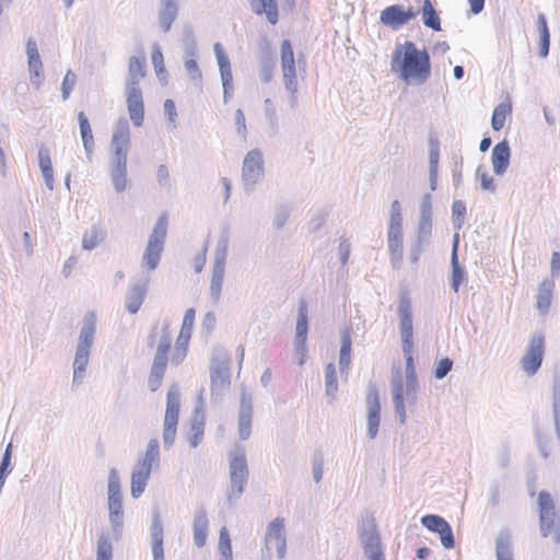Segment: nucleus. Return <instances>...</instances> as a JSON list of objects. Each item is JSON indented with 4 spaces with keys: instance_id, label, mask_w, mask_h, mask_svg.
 <instances>
[{
    "instance_id": "f257e3e1",
    "label": "nucleus",
    "mask_w": 560,
    "mask_h": 560,
    "mask_svg": "<svg viewBox=\"0 0 560 560\" xmlns=\"http://www.w3.org/2000/svg\"><path fill=\"white\" fill-rule=\"evenodd\" d=\"M392 71L399 72L406 83L423 84L431 74L430 56L425 49H418L415 43L407 40L395 47Z\"/></svg>"
},
{
    "instance_id": "f03ea898",
    "label": "nucleus",
    "mask_w": 560,
    "mask_h": 560,
    "mask_svg": "<svg viewBox=\"0 0 560 560\" xmlns=\"http://www.w3.org/2000/svg\"><path fill=\"white\" fill-rule=\"evenodd\" d=\"M130 147V127L126 118H119L115 125L110 149L109 176L116 192L127 188V156Z\"/></svg>"
},
{
    "instance_id": "7ed1b4c3",
    "label": "nucleus",
    "mask_w": 560,
    "mask_h": 560,
    "mask_svg": "<svg viewBox=\"0 0 560 560\" xmlns=\"http://www.w3.org/2000/svg\"><path fill=\"white\" fill-rule=\"evenodd\" d=\"M97 320L93 312L86 313L79 331L74 358L72 362V387L80 386L86 377L90 355L95 343Z\"/></svg>"
},
{
    "instance_id": "20e7f679",
    "label": "nucleus",
    "mask_w": 560,
    "mask_h": 560,
    "mask_svg": "<svg viewBox=\"0 0 560 560\" xmlns=\"http://www.w3.org/2000/svg\"><path fill=\"white\" fill-rule=\"evenodd\" d=\"M249 471L244 446L235 444L229 452V487L226 503L233 508L245 491Z\"/></svg>"
},
{
    "instance_id": "39448f33",
    "label": "nucleus",
    "mask_w": 560,
    "mask_h": 560,
    "mask_svg": "<svg viewBox=\"0 0 560 560\" xmlns=\"http://www.w3.org/2000/svg\"><path fill=\"white\" fill-rule=\"evenodd\" d=\"M231 357L223 348L212 351L210 363V392L213 400H220L231 386Z\"/></svg>"
},
{
    "instance_id": "423d86ee",
    "label": "nucleus",
    "mask_w": 560,
    "mask_h": 560,
    "mask_svg": "<svg viewBox=\"0 0 560 560\" xmlns=\"http://www.w3.org/2000/svg\"><path fill=\"white\" fill-rule=\"evenodd\" d=\"M107 506L112 535L102 533L98 536L96 560H113L112 540L118 541L122 536L125 517L122 501H107Z\"/></svg>"
},
{
    "instance_id": "0eeeda50",
    "label": "nucleus",
    "mask_w": 560,
    "mask_h": 560,
    "mask_svg": "<svg viewBox=\"0 0 560 560\" xmlns=\"http://www.w3.org/2000/svg\"><path fill=\"white\" fill-rule=\"evenodd\" d=\"M539 532L544 538L550 537L555 545L560 544V510L548 491H540L537 498Z\"/></svg>"
},
{
    "instance_id": "6e6552de",
    "label": "nucleus",
    "mask_w": 560,
    "mask_h": 560,
    "mask_svg": "<svg viewBox=\"0 0 560 560\" xmlns=\"http://www.w3.org/2000/svg\"><path fill=\"white\" fill-rule=\"evenodd\" d=\"M167 235V215L161 214L156 220L152 232L149 235L147 246L141 258V269L151 272L154 271L162 259V253L165 246Z\"/></svg>"
},
{
    "instance_id": "1a4fd4ad",
    "label": "nucleus",
    "mask_w": 560,
    "mask_h": 560,
    "mask_svg": "<svg viewBox=\"0 0 560 560\" xmlns=\"http://www.w3.org/2000/svg\"><path fill=\"white\" fill-rule=\"evenodd\" d=\"M229 248V236L222 235L215 246L213 262L211 267V277L209 284V295L213 304H218L222 296L226 257Z\"/></svg>"
},
{
    "instance_id": "9d476101",
    "label": "nucleus",
    "mask_w": 560,
    "mask_h": 560,
    "mask_svg": "<svg viewBox=\"0 0 560 560\" xmlns=\"http://www.w3.org/2000/svg\"><path fill=\"white\" fill-rule=\"evenodd\" d=\"M180 392L176 384L168 387L166 394V408L163 422V446L171 448L176 439L179 418Z\"/></svg>"
},
{
    "instance_id": "9b49d317",
    "label": "nucleus",
    "mask_w": 560,
    "mask_h": 560,
    "mask_svg": "<svg viewBox=\"0 0 560 560\" xmlns=\"http://www.w3.org/2000/svg\"><path fill=\"white\" fill-rule=\"evenodd\" d=\"M265 175L262 152L259 149L248 151L243 160L242 183L246 194H252Z\"/></svg>"
},
{
    "instance_id": "f8f14e48",
    "label": "nucleus",
    "mask_w": 560,
    "mask_h": 560,
    "mask_svg": "<svg viewBox=\"0 0 560 560\" xmlns=\"http://www.w3.org/2000/svg\"><path fill=\"white\" fill-rule=\"evenodd\" d=\"M406 387L407 380H404L401 371H394L390 380V394L393 397L395 412L397 413L401 424L406 422L407 407L415 406L417 402L419 384L416 382L415 398L412 401L408 399Z\"/></svg>"
},
{
    "instance_id": "ddd939ff",
    "label": "nucleus",
    "mask_w": 560,
    "mask_h": 560,
    "mask_svg": "<svg viewBox=\"0 0 560 560\" xmlns=\"http://www.w3.org/2000/svg\"><path fill=\"white\" fill-rule=\"evenodd\" d=\"M360 540L366 560H385L381 538L373 520H365L360 527Z\"/></svg>"
},
{
    "instance_id": "4468645a",
    "label": "nucleus",
    "mask_w": 560,
    "mask_h": 560,
    "mask_svg": "<svg viewBox=\"0 0 560 560\" xmlns=\"http://www.w3.org/2000/svg\"><path fill=\"white\" fill-rule=\"evenodd\" d=\"M544 352V336L536 332L530 337L526 352L520 362L523 372L527 376H533L537 373L542 363Z\"/></svg>"
},
{
    "instance_id": "2eb2a0df",
    "label": "nucleus",
    "mask_w": 560,
    "mask_h": 560,
    "mask_svg": "<svg viewBox=\"0 0 560 560\" xmlns=\"http://www.w3.org/2000/svg\"><path fill=\"white\" fill-rule=\"evenodd\" d=\"M417 15L418 11L412 7L405 9L401 4H392L381 12L380 21L383 25L392 30H399Z\"/></svg>"
},
{
    "instance_id": "dca6fc26",
    "label": "nucleus",
    "mask_w": 560,
    "mask_h": 560,
    "mask_svg": "<svg viewBox=\"0 0 560 560\" xmlns=\"http://www.w3.org/2000/svg\"><path fill=\"white\" fill-rule=\"evenodd\" d=\"M265 546L268 552L271 549H275L279 559H283L285 557L287 540L283 518L277 517L269 523L265 536Z\"/></svg>"
},
{
    "instance_id": "f3484780",
    "label": "nucleus",
    "mask_w": 560,
    "mask_h": 560,
    "mask_svg": "<svg viewBox=\"0 0 560 560\" xmlns=\"http://www.w3.org/2000/svg\"><path fill=\"white\" fill-rule=\"evenodd\" d=\"M398 316L401 347L415 346L411 300L407 294H402L399 299Z\"/></svg>"
},
{
    "instance_id": "a211bd4d",
    "label": "nucleus",
    "mask_w": 560,
    "mask_h": 560,
    "mask_svg": "<svg viewBox=\"0 0 560 560\" xmlns=\"http://www.w3.org/2000/svg\"><path fill=\"white\" fill-rule=\"evenodd\" d=\"M280 59L284 88L285 90L294 91V83H298L296 61L289 39H284L281 43Z\"/></svg>"
},
{
    "instance_id": "6ab92c4d",
    "label": "nucleus",
    "mask_w": 560,
    "mask_h": 560,
    "mask_svg": "<svg viewBox=\"0 0 560 560\" xmlns=\"http://www.w3.org/2000/svg\"><path fill=\"white\" fill-rule=\"evenodd\" d=\"M421 524L430 532L440 535V540L445 549L454 548L455 540L451 525L440 515L428 514L421 517Z\"/></svg>"
},
{
    "instance_id": "aec40b11",
    "label": "nucleus",
    "mask_w": 560,
    "mask_h": 560,
    "mask_svg": "<svg viewBox=\"0 0 560 560\" xmlns=\"http://www.w3.org/2000/svg\"><path fill=\"white\" fill-rule=\"evenodd\" d=\"M366 422L368 436L373 440L376 438L381 422V404L376 387L370 386L366 395Z\"/></svg>"
},
{
    "instance_id": "412c9836",
    "label": "nucleus",
    "mask_w": 560,
    "mask_h": 560,
    "mask_svg": "<svg viewBox=\"0 0 560 560\" xmlns=\"http://www.w3.org/2000/svg\"><path fill=\"white\" fill-rule=\"evenodd\" d=\"M149 287V278L135 280L125 296V307L130 314H136L143 304Z\"/></svg>"
},
{
    "instance_id": "4be33fe9",
    "label": "nucleus",
    "mask_w": 560,
    "mask_h": 560,
    "mask_svg": "<svg viewBox=\"0 0 560 560\" xmlns=\"http://www.w3.org/2000/svg\"><path fill=\"white\" fill-rule=\"evenodd\" d=\"M253 399L245 388L241 392V405L238 411V435L246 441L252 433Z\"/></svg>"
},
{
    "instance_id": "5701e85b",
    "label": "nucleus",
    "mask_w": 560,
    "mask_h": 560,
    "mask_svg": "<svg viewBox=\"0 0 560 560\" xmlns=\"http://www.w3.org/2000/svg\"><path fill=\"white\" fill-rule=\"evenodd\" d=\"M126 104L129 117L136 127H141L144 121L143 96L140 88L125 89Z\"/></svg>"
},
{
    "instance_id": "b1692460",
    "label": "nucleus",
    "mask_w": 560,
    "mask_h": 560,
    "mask_svg": "<svg viewBox=\"0 0 560 560\" xmlns=\"http://www.w3.org/2000/svg\"><path fill=\"white\" fill-rule=\"evenodd\" d=\"M432 234V220H419L417 237L410 249L411 262H418L422 252L429 245Z\"/></svg>"
},
{
    "instance_id": "393cba45",
    "label": "nucleus",
    "mask_w": 560,
    "mask_h": 560,
    "mask_svg": "<svg viewBox=\"0 0 560 560\" xmlns=\"http://www.w3.org/2000/svg\"><path fill=\"white\" fill-rule=\"evenodd\" d=\"M205 434V415L202 410V398L199 406H196L191 415L190 429L187 433V442L191 448H196L203 439Z\"/></svg>"
},
{
    "instance_id": "a878e982",
    "label": "nucleus",
    "mask_w": 560,
    "mask_h": 560,
    "mask_svg": "<svg viewBox=\"0 0 560 560\" xmlns=\"http://www.w3.org/2000/svg\"><path fill=\"white\" fill-rule=\"evenodd\" d=\"M209 518L205 508L199 506L194 513L192 520V539L197 548H202L208 538Z\"/></svg>"
},
{
    "instance_id": "bb28decb",
    "label": "nucleus",
    "mask_w": 560,
    "mask_h": 560,
    "mask_svg": "<svg viewBox=\"0 0 560 560\" xmlns=\"http://www.w3.org/2000/svg\"><path fill=\"white\" fill-rule=\"evenodd\" d=\"M150 535L153 560H164L163 525L158 510H154L152 513Z\"/></svg>"
},
{
    "instance_id": "cd10ccee",
    "label": "nucleus",
    "mask_w": 560,
    "mask_h": 560,
    "mask_svg": "<svg viewBox=\"0 0 560 560\" xmlns=\"http://www.w3.org/2000/svg\"><path fill=\"white\" fill-rule=\"evenodd\" d=\"M511 150L509 142L503 140L497 143L491 152V163L495 175H503L510 165Z\"/></svg>"
},
{
    "instance_id": "c85d7f7f",
    "label": "nucleus",
    "mask_w": 560,
    "mask_h": 560,
    "mask_svg": "<svg viewBox=\"0 0 560 560\" xmlns=\"http://www.w3.org/2000/svg\"><path fill=\"white\" fill-rule=\"evenodd\" d=\"M160 462V444L158 439L153 438L149 440L144 453L138 457L135 466L152 471L159 468Z\"/></svg>"
},
{
    "instance_id": "c756f323",
    "label": "nucleus",
    "mask_w": 560,
    "mask_h": 560,
    "mask_svg": "<svg viewBox=\"0 0 560 560\" xmlns=\"http://www.w3.org/2000/svg\"><path fill=\"white\" fill-rule=\"evenodd\" d=\"M402 354L405 358V378L407 380V396L409 400L415 398V388L417 380L416 366L413 363V346H402Z\"/></svg>"
},
{
    "instance_id": "7c9ffc66",
    "label": "nucleus",
    "mask_w": 560,
    "mask_h": 560,
    "mask_svg": "<svg viewBox=\"0 0 560 560\" xmlns=\"http://www.w3.org/2000/svg\"><path fill=\"white\" fill-rule=\"evenodd\" d=\"M145 58L132 56L128 62V74L125 89L140 88V81L145 77Z\"/></svg>"
},
{
    "instance_id": "2f4dec72",
    "label": "nucleus",
    "mask_w": 560,
    "mask_h": 560,
    "mask_svg": "<svg viewBox=\"0 0 560 560\" xmlns=\"http://www.w3.org/2000/svg\"><path fill=\"white\" fill-rule=\"evenodd\" d=\"M351 335L348 328L343 329L340 334V352L338 365L341 376L347 380L349 375L350 362H351Z\"/></svg>"
},
{
    "instance_id": "473e14b6",
    "label": "nucleus",
    "mask_w": 560,
    "mask_h": 560,
    "mask_svg": "<svg viewBox=\"0 0 560 560\" xmlns=\"http://www.w3.org/2000/svg\"><path fill=\"white\" fill-rule=\"evenodd\" d=\"M494 544L497 560H514L512 535L509 528L500 529Z\"/></svg>"
},
{
    "instance_id": "72a5a7b5",
    "label": "nucleus",
    "mask_w": 560,
    "mask_h": 560,
    "mask_svg": "<svg viewBox=\"0 0 560 560\" xmlns=\"http://www.w3.org/2000/svg\"><path fill=\"white\" fill-rule=\"evenodd\" d=\"M150 477L151 471L133 466L130 482V493L133 499H138L144 492Z\"/></svg>"
},
{
    "instance_id": "f704fd0d",
    "label": "nucleus",
    "mask_w": 560,
    "mask_h": 560,
    "mask_svg": "<svg viewBox=\"0 0 560 560\" xmlns=\"http://www.w3.org/2000/svg\"><path fill=\"white\" fill-rule=\"evenodd\" d=\"M38 164L42 171L45 185L49 190L54 189V170L50 159V151L46 145H40L38 149Z\"/></svg>"
},
{
    "instance_id": "c9c22d12",
    "label": "nucleus",
    "mask_w": 560,
    "mask_h": 560,
    "mask_svg": "<svg viewBox=\"0 0 560 560\" xmlns=\"http://www.w3.org/2000/svg\"><path fill=\"white\" fill-rule=\"evenodd\" d=\"M308 331V323H307V305L304 301H302L299 305L298 310V320L295 326V336L294 343H298V347L302 349V346L306 343Z\"/></svg>"
},
{
    "instance_id": "e433bc0d",
    "label": "nucleus",
    "mask_w": 560,
    "mask_h": 560,
    "mask_svg": "<svg viewBox=\"0 0 560 560\" xmlns=\"http://www.w3.org/2000/svg\"><path fill=\"white\" fill-rule=\"evenodd\" d=\"M387 243L394 267H399L402 259V230H390L387 233Z\"/></svg>"
},
{
    "instance_id": "4c0bfd02",
    "label": "nucleus",
    "mask_w": 560,
    "mask_h": 560,
    "mask_svg": "<svg viewBox=\"0 0 560 560\" xmlns=\"http://www.w3.org/2000/svg\"><path fill=\"white\" fill-rule=\"evenodd\" d=\"M26 55L28 71L32 77H40L43 72V62L37 49V44L33 37H30L26 42Z\"/></svg>"
},
{
    "instance_id": "58836bf2",
    "label": "nucleus",
    "mask_w": 560,
    "mask_h": 560,
    "mask_svg": "<svg viewBox=\"0 0 560 560\" xmlns=\"http://www.w3.org/2000/svg\"><path fill=\"white\" fill-rule=\"evenodd\" d=\"M80 133L84 147V151L89 161L92 159V153L94 149V138L91 129V125L86 115L83 112L78 114Z\"/></svg>"
},
{
    "instance_id": "ea45409f",
    "label": "nucleus",
    "mask_w": 560,
    "mask_h": 560,
    "mask_svg": "<svg viewBox=\"0 0 560 560\" xmlns=\"http://www.w3.org/2000/svg\"><path fill=\"white\" fill-rule=\"evenodd\" d=\"M252 10L257 15L266 14L270 24H276L279 20L278 4L276 0L253 1Z\"/></svg>"
},
{
    "instance_id": "a19ab883",
    "label": "nucleus",
    "mask_w": 560,
    "mask_h": 560,
    "mask_svg": "<svg viewBox=\"0 0 560 560\" xmlns=\"http://www.w3.org/2000/svg\"><path fill=\"white\" fill-rule=\"evenodd\" d=\"M338 381L336 365L329 362L325 366V395L328 398V402L332 404L337 398Z\"/></svg>"
},
{
    "instance_id": "79ce46f5",
    "label": "nucleus",
    "mask_w": 560,
    "mask_h": 560,
    "mask_svg": "<svg viewBox=\"0 0 560 560\" xmlns=\"http://www.w3.org/2000/svg\"><path fill=\"white\" fill-rule=\"evenodd\" d=\"M418 14L421 13L423 24L433 31H441V20L431 0H423Z\"/></svg>"
},
{
    "instance_id": "37998d69",
    "label": "nucleus",
    "mask_w": 560,
    "mask_h": 560,
    "mask_svg": "<svg viewBox=\"0 0 560 560\" xmlns=\"http://www.w3.org/2000/svg\"><path fill=\"white\" fill-rule=\"evenodd\" d=\"M553 287L552 279H545L540 283L537 294V308L541 314H546L550 307Z\"/></svg>"
},
{
    "instance_id": "c03bdc74",
    "label": "nucleus",
    "mask_w": 560,
    "mask_h": 560,
    "mask_svg": "<svg viewBox=\"0 0 560 560\" xmlns=\"http://www.w3.org/2000/svg\"><path fill=\"white\" fill-rule=\"evenodd\" d=\"M213 52L220 71L221 80H233L230 58L220 43L213 45Z\"/></svg>"
},
{
    "instance_id": "a18cd8bd",
    "label": "nucleus",
    "mask_w": 560,
    "mask_h": 560,
    "mask_svg": "<svg viewBox=\"0 0 560 560\" xmlns=\"http://www.w3.org/2000/svg\"><path fill=\"white\" fill-rule=\"evenodd\" d=\"M457 243H458V234H455L453 250H452V288L455 292H458L459 285L465 278V269L459 266L458 256H457Z\"/></svg>"
},
{
    "instance_id": "49530a36",
    "label": "nucleus",
    "mask_w": 560,
    "mask_h": 560,
    "mask_svg": "<svg viewBox=\"0 0 560 560\" xmlns=\"http://www.w3.org/2000/svg\"><path fill=\"white\" fill-rule=\"evenodd\" d=\"M107 501H122L121 482L115 468H110L108 471Z\"/></svg>"
},
{
    "instance_id": "de8ad7c7",
    "label": "nucleus",
    "mask_w": 560,
    "mask_h": 560,
    "mask_svg": "<svg viewBox=\"0 0 560 560\" xmlns=\"http://www.w3.org/2000/svg\"><path fill=\"white\" fill-rule=\"evenodd\" d=\"M183 59L198 58L199 49L194 32L190 27H186L184 31L183 39Z\"/></svg>"
},
{
    "instance_id": "09e8293b",
    "label": "nucleus",
    "mask_w": 560,
    "mask_h": 560,
    "mask_svg": "<svg viewBox=\"0 0 560 560\" xmlns=\"http://www.w3.org/2000/svg\"><path fill=\"white\" fill-rule=\"evenodd\" d=\"M195 316H196V312L194 308L186 310V312L184 314V318H183L182 328H180L179 335L176 340L177 343L188 345L190 337H191V332H192Z\"/></svg>"
},
{
    "instance_id": "8fccbe9b",
    "label": "nucleus",
    "mask_w": 560,
    "mask_h": 560,
    "mask_svg": "<svg viewBox=\"0 0 560 560\" xmlns=\"http://www.w3.org/2000/svg\"><path fill=\"white\" fill-rule=\"evenodd\" d=\"M198 58H189V59H183L184 70L190 81L197 85L200 86L202 82V73L200 70V67L197 62Z\"/></svg>"
},
{
    "instance_id": "3c124183",
    "label": "nucleus",
    "mask_w": 560,
    "mask_h": 560,
    "mask_svg": "<svg viewBox=\"0 0 560 560\" xmlns=\"http://www.w3.org/2000/svg\"><path fill=\"white\" fill-rule=\"evenodd\" d=\"M552 417L557 438L560 440V381H556L552 387Z\"/></svg>"
},
{
    "instance_id": "603ef678",
    "label": "nucleus",
    "mask_w": 560,
    "mask_h": 560,
    "mask_svg": "<svg viewBox=\"0 0 560 560\" xmlns=\"http://www.w3.org/2000/svg\"><path fill=\"white\" fill-rule=\"evenodd\" d=\"M218 549L221 556L220 560H233L231 538L226 527L220 529Z\"/></svg>"
},
{
    "instance_id": "864d4df0",
    "label": "nucleus",
    "mask_w": 560,
    "mask_h": 560,
    "mask_svg": "<svg viewBox=\"0 0 560 560\" xmlns=\"http://www.w3.org/2000/svg\"><path fill=\"white\" fill-rule=\"evenodd\" d=\"M103 241V234L97 228L86 231L82 237V248L85 250L94 249Z\"/></svg>"
},
{
    "instance_id": "5fc2aeb1",
    "label": "nucleus",
    "mask_w": 560,
    "mask_h": 560,
    "mask_svg": "<svg viewBox=\"0 0 560 560\" xmlns=\"http://www.w3.org/2000/svg\"><path fill=\"white\" fill-rule=\"evenodd\" d=\"M509 110L510 106L503 103L495 106L491 119V126L493 130L499 131L503 128L505 124V117Z\"/></svg>"
},
{
    "instance_id": "6e6d98bb",
    "label": "nucleus",
    "mask_w": 560,
    "mask_h": 560,
    "mask_svg": "<svg viewBox=\"0 0 560 560\" xmlns=\"http://www.w3.org/2000/svg\"><path fill=\"white\" fill-rule=\"evenodd\" d=\"M466 214V205L462 200H455L452 205V221L455 229L459 230L464 225Z\"/></svg>"
},
{
    "instance_id": "4d7b16f0",
    "label": "nucleus",
    "mask_w": 560,
    "mask_h": 560,
    "mask_svg": "<svg viewBox=\"0 0 560 560\" xmlns=\"http://www.w3.org/2000/svg\"><path fill=\"white\" fill-rule=\"evenodd\" d=\"M275 63L268 56L261 58L259 68L260 81L265 84L269 83L273 78Z\"/></svg>"
},
{
    "instance_id": "13d9d810",
    "label": "nucleus",
    "mask_w": 560,
    "mask_h": 560,
    "mask_svg": "<svg viewBox=\"0 0 560 560\" xmlns=\"http://www.w3.org/2000/svg\"><path fill=\"white\" fill-rule=\"evenodd\" d=\"M476 177L480 180V188L482 190L490 192L495 191L493 177L487 172V170L482 165L477 167Z\"/></svg>"
},
{
    "instance_id": "bf43d9fd",
    "label": "nucleus",
    "mask_w": 560,
    "mask_h": 560,
    "mask_svg": "<svg viewBox=\"0 0 560 560\" xmlns=\"http://www.w3.org/2000/svg\"><path fill=\"white\" fill-rule=\"evenodd\" d=\"M164 114L167 118V128L175 130L177 127L176 120L178 117L177 109L173 100H166L163 105Z\"/></svg>"
},
{
    "instance_id": "052dcab7",
    "label": "nucleus",
    "mask_w": 560,
    "mask_h": 560,
    "mask_svg": "<svg viewBox=\"0 0 560 560\" xmlns=\"http://www.w3.org/2000/svg\"><path fill=\"white\" fill-rule=\"evenodd\" d=\"M264 114L265 117L273 131L278 129V116L276 112V107L270 98H266L264 101Z\"/></svg>"
},
{
    "instance_id": "680f3d73",
    "label": "nucleus",
    "mask_w": 560,
    "mask_h": 560,
    "mask_svg": "<svg viewBox=\"0 0 560 560\" xmlns=\"http://www.w3.org/2000/svg\"><path fill=\"white\" fill-rule=\"evenodd\" d=\"M440 144L435 139L429 140V170H439Z\"/></svg>"
},
{
    "instance_id": "e2e57ef3",
    "label": "nucleus",
    "mask_w": 560,
    "mask_h": 560,
    "mask_svg": "<svg viewBox=\"0 0 560 560\" xmlns=\"http://www.w3.org/2000/svg\"><path fill=\"white\" fill-rule=\"evenodd\" d=\"M75 82H77L75 74L73 73L72 70H68L62 80V83H61V92H62L63 101L69 98L71 92L74 89Z\"/></svg>"
},
{
    "instance_id": "0e129e2a",
    "label": "nucleus",
    "mask_w": 560,
    "mask_h": 560,
    "mask_svg": "<svg viewBox=\"0 0 560 560\" xmlns=\"http://www.w3.org/2000/svg\"><path fill=\"white\" fill-rule=\"evenodd\" d=\"M152 65L156 71V74L160 75L162 72H165L164 67V57L162 54V50L158 44L153 45L152 47Z\"/></svg>"
},
{
    "instance_id": "69168bd1",
    "label": "nucleus",
    "mask_w": 560,
    "mask_h": 560,
    "mask_svg": "<svg viewBox=\"0 0 560 560\" xmlns=\"http://www.w3.org/2000/svg\"><path fill=\"white\" fill-rule=\"evenodd\" d=\"M419 220H432V197L430 194H424L421 198Z\"/></svg>"
},
{
    "instance_id": "338daca9",
    "label": "nucleus",
    "mask_w": 560,
    "mask_h": 560,
    "mask_svg": "<svg viewBox=\"0 0 560 560\" xmlns=\"http://www.w3.org/2000/svg\"><path fill=\"white\" fill-rule=\"evenodd\" d=\"M290 217V209L287 206H279L276 210L273 226L277 230L282 229Z\"/></svg>"
},
{
    "instance_id": "774afa93",
    "label": "nucleus",
    "mask_w": 560,
    "mask_h": 560,
    "mask_svg": "<svg viewBox=\"0 0 560 560\" xmlns=\"http://www.w3.org/2000/svg\"><path fill=\"white\" fill-rule=\"evenodd\" d=\"M452 366H453V361L451 359L444 358V359L440 360L435 365L434 376L438 380L444 378L452 370Z\"/></svg>"
}]
</instances>
